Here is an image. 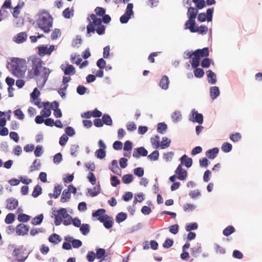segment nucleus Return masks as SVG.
I'll return each instance as SVG.
<instances>
[{
  "label": "nucleus",
  "instance_id": "obj_59",
  "mask_svg": "<svg viewBox=\"0 0 262 262\" xmlns=\"http://www.w3.org/2000/svg\"><path fill=\"white\" fill-rule=\"evenodd\" d=\"M214 11L213 8H209L207 10L206 17L208 21H210L212 19V13Z\"/></svg>",
  "mask_w": 262,
  "mask_h": 262
},
{
  "label": "nucleus",
  "instance_id": "obj_30",
  "mask_svg": "<svg viewBox=\"0 0 262 262\" xmlns=\"http://www.w3.org/2000/svg\"><path fill=\"white\" fill-rule=\"evenodd\" d=\"M133 180V177L132 174H127L123 176L122 181L124 184L130 183Z\"/></svg>",
  "mask_w": 262,
  "mask_h": 262
},
{
  "label": "nucleus",
  "instance_id": "obj_64",
  "mask_svg": "<svg viewBox=\"0 0 262 262\" xmlns=\"http://www.w3.org/2000/svg\"><path fill=\"white\" fill-rule=\"evenodd\" d=\"M173 244V242L172 239L167 238L163 244V246L165 248H169L171 247Z\"/></svg>",
  "mask_w": 262,
  "mask_h": 262
},
{
  "label": "nucleus",
  "instance_id": "obj_56",
  "mask_svg": "<svg viewBox=\"0 0 262 262\" xmlns=\"http://www.w3.org/2000/svg\"><path fill=\"white\" fill-rule=\"evenodd\" d=\"M159 151L158 150H154L151 154L148 156V158L150 160L156 161L159 158Z\"/></svg>",
  "mask_w": 262,
  "mask_h": 262
},
{
  "label": "nucleus",
  "instance_id": "obj_29",
  "mask_svg": "<svg viewBox=\"0 0 262 262\" xmlns=\"http://www.w3.org/2000/svg\"><path fill=\"white\" fill-rule=\"evenodd\" d=\"M167 128V125L162 122V123H159L157 125V131L161 134H164Z\"/></svg>",
  "mask_w": 262,
  "mask_h": 262
},
{
  "label": "nucleus",
  "instance_id": "obj_21",
  "mask_svg": "<svg viewBox=\"0 0 262 262\" xmlns=\"http://www.w3.org/2000/svg\"><path fill=\"white\" fill-rule=\"evenodd\" d=\"M61 241V238L60 236L56 233H53L51 234L49 237V241L50 243H53L54 244H57L60 242Z\"/></svg>",
  "mask_w": 262,
  "mask_h": 262
},
{
  "label": "nucleus",
  "instance_id": "obj_33",
  "mask_svg": "<svg viewBox=\"0 0 262 262\" xmlns=\"http://www.w3.org/2000/svg\"><path fill=\"white\" fill-rule=\"evenodd\" d=\"M80 230L82 234L85 235L90 232V226L87 224H83L80 227Z\"/></svg>",
  "mask_w": 262,
  "mask_h": 262
},
{
  "label": "nucleus",
  "instance_id": "obj_18",
  "mask_svg": "<svg viewBox=\"0 0 262 262\" xmlns=\"http://www.w3.org/2000/svg\"><path fill=\"white\" fill-rule=\"evenodd\" d=\"M193 56L194 57L192 58V61H191V66L193 68H197L200 62V57L198 55L197 53H195V52H193Z\"/></svg>",
  "mask_w": 262,
  "mask_h": 262
},
{
  "label": "nucleus",
  "instance_id": "obj_52",
  "mask_svg": "<svg viewBox=\"0 0 262 262\" xmlns=\"http://www.w3.org/2000/svg\"><path fill=\"white\" fill-rule=\"evenodd\" d=\"M14 114L18 119L23 120L24 119V114L19 108L17 109L14 111Z\"/></svg>",
  "mask_w": 262,
  "mask_h": 262
},
{
  "label": "nucleus",
  "instance_id": "obj_48",
  "mask_svg": "<svg viewBox=\"0 0 262 262\" xmlns=\"http://www.w3.org/2000/svg\"><path fill=\"white\" fill-rule=\"evenodd\" d=\"M41 193V188L38 185H36L34 188L33 191L32 192V196L34 198L37 197L39 195H40Z\"/></svg>",
  "mask_w": 262,
  "mask_h": 262
},
{
  "label": "nucleus",
  "instance_id": "obj_16",
  "mask_svg": "<svg viewBox=\"0 0 262 262\" xmlns=\"http://www.w3.org/2000/svg\"><path fill=\"white\" fill-rule=\"evenodd\" d=\"M198 10L193 7H189L188 9L187 15L189 19H195Z\"/></svg>",
  "mask_w": 262,
  "mask_h": 262
},
{
  "label": "nucleus",
  "instance_id": "obj_5",
  "mask_svg": "<svg viewBox=\"0 0 262 262\" xmlns=\"http://www.w3.org/2000/svg\"><path fill=\"white\" fill-rule=\"evenodd\" d=\"M18 206V201L17 199L10 198L6 200V208L9 210L15 209Z\"/></svg>",
  "mask_w": 262,
  "mask_h": 262
},
{
  "label": "nucleus",
  "instance_id": "obj_46",
  "mask_svg": "<svg viewBox=\"0 0 262 262\" xmlns=\"http://www.w3.org/2000/svg\"><path fill=\"white\" fill-rule=\"evenodd\" d=\"M242 138V136L239 133H236L235 134H231L230 136V139L234 142H238Z\"/></svg>",
  "mask_w": 262,
  "mask_h": 262
},
{
  "label": "nucleus",
  "instance_id": "obj_19",
  "mask_svg": "<svg viewBox=\"0 0 262 262\" xmlns=\"http://www.w3.org/2000/svg\"><path fill=\"white\" fill-rule=\"evenodd\" d=\"M62 187L60 185L56 186L54 189V193L53 194H49V196L52 198H54L55 199H57L60 195Z\"/></svg>",
  "mask_w": 262,
  "mask_h": 262
},
{
  "label": "nucleus",
  "instance_id": "obj_49",
  "mask_svg": "<svg viewBox=\"0 0 262 262\" xmlns=\"http://www.w3.org/2000/svg\"><path fill=\"white\" fill-rule=\"evenodd\" d=\"M194 75L196 77L201 78L204 75V70L201 68H196L194 70Z\"/></svg>",
  "mask_w": 262,
  "mask_h": 262
},
{
  "label": "nucleus",
  "instance_id": "obj_60",
  "mask_svg": "<svg viewBox=\"0 0 262 262\" xmlns=\"http://www.w3.org/2000/svg\"><path fill=\"white\" fill-rule=\"evenodd\" d=\"M82 40L80 37L77 36L75 39H74L72 41V45L73 47H79V46L81 44Z\"/></svg>",
  "mask_w": 262,
  "mask_h": 262
},
{
  "label": "nucleus",
  "instance_id": "obj_8",
  "mask_svg": "<svg viewBox=\"0 0 262 262\" xmlns=\"http://www.w3.org/2000/svg\"><path fill=\"white\" fill-rule=\"evenodd\" d=\"M175 173L178 175L177 178L180 180H185L187 176V171L182 168L181 164L178 165Z\"/></svg>",
  "mask_w": 262,
  "mask_h": 262
},
{
  "label": "nucleus",
  "instance_id": "obj_34",
  "mask_svg": "<svg viewBox=\"0 0 262 262\" xmlns=\"http://www.w3.org/2000/svg\"><path fill=\"white\" fill-rule=\"evenodd\" d=\"M17 220L20 222H27L30 220V216L24 213H20L18 215Z\"/></svg>",
  "mask_w": 262,
  "mask_h": 262
},
{
  "label": "nucleus",
  "instance_id": "obj_31",
  "mask_svg": "<svg viewBox=\"0 0 262 262\" xmlns=\"http://www.w3.org/2000/svg\"><path fill=\"white\" fill-rule=\"evenodd\" d=\"M232 148V145L228 142H225L223 144L221 147V149L225 152H230Z\"/></svg>",
  "mask_w": 262,
  "mask_h": 262
},
{
  "label": "nucleus",
  "instance_id": "obj_28",
  "mask_svg": "<svg viewBox=\"0 0 262 262\" xmlns=\"http://www.w3.org/2000/svg\"><path fill=\"white\" fill-rule=\"evenodd\" d=\"M170 142V140L166 137H163L162 138V141H161V144H160V146L162 149H164L169 146Z\"/></svg>",
  "mask_w": 262,
  "mask_h": 262
},
{
  "label": "nucleus",
  "instance_id": "obj_3",
  "mask_svg": "<svg viewBox=\"0 0 262 262\" xmlns=\"http://www.w3.org/2000/svg\"><path fill=\"white\" fill-rule=\"evenodd\" d=\"M88 20L90 21L86 27L88 34L94 33L95 31L98 35H101L104 34L105 27L102 25L101 18H97L95 14H92L88 17Z\"/></svg>",
  "mask_w": 262,
  "mask_h": 262
},
{
  "label": "nucleus",
  "instance_id": "obj_23",
  "mask_svg": "<svg viewBox=\"0 0 262 262\" xmlns=\"http://www.w3.org/2000/svg\"><path fill=\"white\" fill-rule=\"evenodd\" d=\"M24 5V3L23 2L21 3L18 4L13 9V11L12 12V15L14 18H18V15L20 14V10L22 8Z\"/></svg>",
  "mask_w": 262,
  "mask_h": 262
},
{
  "label": "nucleus",
  "instance_id": "obj_12",
  "mask_svg": "<svg viewBox=\"0 0 262 262\" xmlns=\"http://www.w3.org/2000/svg\"><path fill=\"white\" fill-rule=\"evenodd\" d=\"M192 164V160L191 158H189L187 155H184L181 158V164L185 165L187 168L191 166Z\"/></svg>",
  "mask_w": 262,
  "mask_h": 262
},
{
  "label": "nucleus",
  "instance_id": "obj_22",
  "mask_svg": "<svg viewBox=\"0 0 262 262\" xmlns=\"http://www.w3.org/2000/svg\"><path fill=\"white\" fill-rule=\"evenodd\" d=\"M207 75L208 79V82L211 84L215 83L216 81V75L211 70L207 71Z\"/></svg>",
  "mask_w": 262,
  "mask_h": 262
},
{
  "label": "nucleus",
  "instance_id": "obj_11",
  "mask_svg": "<svg viewBox=\"0 0 262 262\" xmlns=\"http://www.w3.org/2000/svg\"><path fill=\"white\" fill-rule=\"evenodd\" d=\"M110 169L114 173L120 176L121 175V171L120 169L117 160H114L112 162L111 166Z\"/></svg>",
  "mask_w": 262,
  "mask_h": 262
},
{
  "label": "nucleus",
  "instance_id": "obj_47",
  "mask_svg": "<svg viewBox=\"0 0 262 262\" xmlns=\"http://www.w3.org/2000/svg\"><path fill=\"white\" fill-rule=\"evenodd\" d=\"M96 156L99 159H103L106 156V152L105 151V149H97L95 152Z\"/></svg>",
  "mask_w": 262,
  "mask_h": 262
},
{
  "label": "nucleus",
  "instance_id": "obj_24",
  "mask_svg": "<svg viewBox=\"0 0 262 262\" xmlns=\"http://www.w3.org/2000/svg\"><path fill=\"white\" fill-rule=\"evenodd\" d=\"M200 57H207L209 55V49L208 48H204L203 49H198L194 51Z\"/></svg>",
  "mask_w": 262,
  "mask_h": 262
},
{
  "label": "nucleus",
  "instance_id": "obj_1",
  "mask_svg": "<svg viewBox=\"0 0 262 262\" xmlns=\"http://www.w3.org/2000/svg\"><path fill=\"white\" fill-rule=\"evenodd\" d=\"M32 69L28 72V76L33 78L41 74L37 80V84L39 88H43L48 79L50 72L49 69L42 67V61L38 57H34L32 59Z\"/></svg>",
  "mask_w": 262,
  "mask_h": 262
},
{
  "label": "nucleus",
  "instance_id": "obj_36",
  "mask_svg": "<svg viewBox=\"0 0 262 262\" xmlns=\"http://www.w3.org/2000/svg\"><path fill=\"white\" fill-rule=\"evenodd\" d=\"M60 216L64 219H67L69 217V214L67 213V209L66 208H61L57 211V214Z\"/></svg>",
  "mask_w": 262,
  "mask_h": 262
},
{
  "label": "nucleus",
  "instance_id": "obj_41",
  "mask_svg": "<svg viewBox=\"0 0 262 262\" xmlns=\"http://www.w3.org/2000/svg\"><path fill=\"white\" fill-rule=\"evenodd\" d=\"M192 2L195 4L196 7L199 9H201L206 6V3L204 0H192Z\"/></svg>",
  "mask_w": 262,
  "mask_h": 262
},
{
  "label": "nucleus",
  "instance_id": "obj_26",
  "mask_svg": "<svg viewBox=\"0 0 262 262\" xmlns=\"http://www.w3.org/2000/svg\"><path fill=\"white\" fill-rule=\"evenodd\" d=\"M40 163L38 159H36L34 161L33 164L30 167V171L32 172L33 171H36L40 169Z\"/></svg>",
  "mask_w": 262,
  "mask_h": 262
},
{
  "label": "nucleus",
  "instance_id": "obj_55",
  "mask_svg": "<svg viewBox=\"0 0 262 262\" xmlns=\"http://www.w3.org/2000/svg\"><path fill=\"white\" fill-rule=\"evenodd\" d=\"M95 11L97 16H103L105 13V10L102 7H97L95 8Z\"/></svg>",
  "mask_w": 262,
  "mask_h": 262
},
{
  "label": "nucleus",
  "instance_id": "obj_44",
  "mask_svg": "<svg viewBox=\"0 0 262 262\" xmlns=\"http://www.w3.org/2000/svg\"><path fill=\"white\" fill-rule=\"evenodd\" d=\"M181 114L180 111H176L174 112L171 116V118L172 121L174 122H178L181 119Z\"/></svg>",
  "mask_w": 262,
  "mask_h": 262
},
{
  "label": "nucleus",
  "instance_id": "obj_13",
  "mask_svg": "<svg viewBox=\"0 0 262 262\" xmlns=\"http://www.w3.org/2000/svg\"><path fill=\"white\" fill-rule=\"evenodd\" d=\"M219 149L217 147H214L211 149H209L206 152V157L211 159H214L218 154Z\"/></svg>",
  "mask_w": 262,
  "mask_h": 262
},
{
  "label": "nucleus",
  "instance_id": "obj_54",
  "mask_svg": "<svg viewBox=\"0 0 262 262\" xmlns=\"http://www.w3.org/2000/svg\"><path fill=\"white\" fill-rule=\"evenodd\" d=\"M195 30H198L196 32H199L201 34H205L208 31V28L206 26L202 25L200 27L196 26Z\"/></svg>",
  "mask_w": 262,
  "mask_h": 262
},
{
  "label": "nucleus",
  "instance_id": "obj_20",
  "mask_svg": "<svg viewBox=\"0 0 262 262\" xmlns=\"http://www.w3.org/2000/svg\"><path fill=\"white\" fill-rule=\"evenodd\" d=\"M211 98L214 100L216 99L220 95V90L217 86L211 87L210 89Z\"/></svg>",
  "mask_w": 262,
  "mask_h": 262
},
{
  "label": "nucleus",
  "instance_id": "obj_10",
  "mask_svg": "<svg viewBox=\"0 0 262 262\" xmlns=\"http://www.w3.org/2000/svg\"><path fill=\"white\" fill-rule=\"evenodd\" d=\"M136 151H134L133 154L134 157L138 158L140 156H146L148 154L147 150L143 147H138L136 149Z\"/></svg>",
  "mask_w": 262,
  "mask_h": 262
},
{
  "label": "nucleus",
  "instance_id": "obj_43",
  "mask_svg": "<svg viewBox=\"0 0 262 262\" xmlns=\"http://www.w3.org/2000/svg\"><path fill=\"white\" fill-rule=\"evenodd\" d=\"M15 220V215L12 213H8L5 220V223L7 224L12 223Z\"/></svg>",
  "mask_w": 262,
  "mask_h": 262
},
{
  "label": "nucleus",
  "instance_id": "obj_53",
  "mask_svg": "<svg viewBox=\"0 0 262 262\" xmlns=\"http://www.w3.org/2000/svg\"><path fill=\"white\" fill-rule=\"evenodd\" d=\"M133 4L132 3L128 4L125 14L131 17L133 14Z\"/></svg>",
  "mask_w": 262,
  "mask_h": 262
},
{
  "label": "nucleus",
  "instance_id": "obj_17",
  "mask_svg": "<svg viewBox=\"0 0 262 262\" xmlns=\"http://www.w3.org/2000/svg\"><path fill=\"white\" fill-rule=\"evenodd\" d=\"M169 81L167 76H163L160 81V87L164 90H167L168 88Z\"/></svg>",
  "mask_w": 262,
  "mask_h": 262
},
{
  "label": "nucleus",
  "instance_id": "obj_57",
  "mask_svg": "<svg viewBox=\"0 0 262 262\" xmlns=\"http://www.w3.org/2000/svg\"><path fill=\"white\" fill-rule=\"evenodd\" d=\"M134 173L138 177H141L144 174V169L142 167H138L134 170Z\"/></svg>",
  "mask_w": 262,
  "mask_h": 262
},
{
  "label": "nucleus",
  "instance_id": "obj_37",
  "mask_svg": "<svg viewBox=\"0 0 262 262\" xmlns=\"http://www.w3.org/2000/svg\"><path fill=\"white\" fill-rule=\"evenodd\" d=\"M113 224V219L111 216H109L108 219L103 223V225L106 229H110L112 228Z\"/></svg>",
  "mask_w": 262,
  "mask_h": 262
},
{
  "label": "nucleus",
  "instance_id": "obj_50",
  "mask_svg": "<svg viewBox=\"0 0 262 262\" xmlns=\"http://www.w3.org/2000/svg\"><path fill=\"white\" fill-rule=\"evenodd\" d=\"M61 35L60 30L58 29H55L53 30L51 34V39L52 40L56 39Z\"/></svg>",
  "mask_w": 262,
  "mask_h": 262
},
{
  "label": "nucleus",
  "instance_id": "obj_2",
  "mask_svg": "<svg viewBox=\"0 0 262 262\" xmlns=\"http://www.w3.org/2000/svg\"><path fill=\"white\" fill-rule=\"evenodd\" d=\"M10 71L17 77H22L25 75L26 70V61L25 59L12 58L10 66H8Z\"/></svg>",
  "mask_w": 262,
  "mask_h": 262
},
{
  "label": "nucleus",
  "instance_id": "obj_25",
  "mask_svg": "<svg viewBox=\"0 0 262 262\" xmlns=\"http://www.w3.org/2000/svg\"><path fill=\"white\" fill-rule=\"evenodd\" d=\"M71 198V193L69 192V190L67 189H64L60 199V201L62 203H65L68 202Z\"/></svg>",
  "mask_w": 262,
  "mask_h": 262
},
{
  "label": "nucleus",
  "instance_id": "obj_27",
  "mask_svg": "<svg viewBox=\"0 0 262 262\" xmlns=\"http://www.w3.org/2000/svg\"><path fill=\"white\" fill-rule=\"evenodd\" d=\"M88 192L92 196H96L100 192V187L99 185H96L94 187L93 189H89Z\"/></svg>",
  "mask_w": 262,
  "mask_h": 262
},
{
  "label": "nucleus",
  "instance_id": "obj_4",
  "mask_svg": "<svg viewBox=\"0 0 262 262\" xmlns=\"http://www.w3.org/2000/svg\"><path fill=\"white\" fill-rule=\"evenodd\" d=\"M37 24L45 33H49L53 26V18L49 12L42 11L38 14Z\"/></svg>",
  "mask_w": 262,
  "mask_h": 262
},
{
  "label": "nucleus",
  "instance_id": "obj_6",
  "mask_svg": "<svg viewBox=\"0 0 262 262\" xmlns=\"http://www.w3.org/2000/svg\"><path fill=\"white\" fill-rule=\"evenodd\" d=\"M29 228L28 226L20 223L16 227L15 231L18 235L24 236L27 235L29 232Z\"/></svg>",
  "mask_w": 262,
  "mask_h": 262
},
{
  "label": "nucleus",
  "instance_id": "obj_38",
  "mask_svg": "<svg viewBox=\"0 0 262 262\" xmlns=\"http://www.w3.org/2000/svg\"><path fill=\"white\" fill-rule=\"evenodd\" d=\"M191 254L194 256H196V254L202 252V247L200 244H198L197 246L192 248L191 249Z\"/></svg>",
  "mask_w": 262,
  "mask_h": 262
},
{
  "label": "nucleus",
  "instance_id": "obj_42",
  "mask_svg": "<svg viewBox=\"0 0 262 262\" xmlns=\"http://www.w3.org/2000/svg\"><path fill=\"white\" fill-rule=\"evenodd\" d=\"M75 73V70L72 65H68L67 68L64 71V74L66 75L71 74H74Z\"/></svg>",
  "mask_w": 262,
  "mask_h": 262
},
{
  "label": "nucleus",
  "instance_id": "obj_35",
  "mask_svg": "<svg viewBox=\"0 0 262 262\" xmlns=\"http://www.w3.org/2000/svg\"><path fill=\"white\" fill-rule=\"evenodd\" d=\"M103 124L107 125H111L112 124V120L108 115H104L102 118Z\"/></svg>",
  "mask_w": 262,
  "mask_h": 262
},
{
  "label": "nucleus",
  "instance_id": "obj_63",
  "mask_svg": "<svg viewBox=\"0 0 262 262\" xmlns=\"http://www.w3.org/2000/svg\"><path fill=\"white\" fill-rule=\"evenodd\" d=\"M79 146L76 144H73L71 147L70 152L73 156H76V153L78 151Z\"/></svg>",
  "mask_w": 262,
  "mask_h": 262
},
{
  "label": "nucleus",
  "instance_id": "obj_40",
  "mask_svg": "<svg viewBox=\"0 0 262 262\" xmlns=\"http://www.w3.org/2000/svg\"><path fill=\"white\" fill-rule=\"evenodd\" d=\"M159 139L158 136H156L155 137L151 138V143L155 148H158L160 147Z\"/></svg>",
  "mask_w": 262,
  "mask_h": 262
},
{
  "label": "nucleus",
  "instance_id": "obj_45",
  "mask_svg": "<svg viewBox=\"0 0 262 262\" xmlns=\"http://www.w3.org/2000/svg\"><path fill=\"white\" fill-rule=\"evenodd\" d=\"M43 218V215L42 214H39V215L33 219V220H32V223L35 225H39L42 222Z\"/></svg>",
  "mask_w": 262,
  "mask_h": 262
},
{
  "label": "nucleus",
  "instance_id": "obj_62",
  "mask_svg": "<svg viewBox=\"0 0 262 262\" xmlns=\"http://www.w3.org/2000/svg\"><path fill=\"white\" fill-rule=\"evenodd\" d=\"M88 179H89L90 182L92 185H95L96 184V178L93 172H91L89 173V175L88 176Z\"/></svg>",
  "mask_w": 262,
  "mask_h": 262
},
{
  "label": "nucleus",
  "instance_id": "obj_58",
  "mask_svg": "<svg viewBox=\"0 0 262 262\" xmlns=\"http://www.w3.org/2000/svg\"><path fill=\"white\" fill-rule=\"evenodd\" d=\"M96 257V254L93 251L88 252L86 255V258L89 261L93 262Z\"/></svg>",
  "mask_w": 262,
  "mask_h": 262
},
{
  "label": "nucleus",
  "instance_id": "obj_7",
  "mask_svg": "<svg viewBox=\"0 0 262 262\" xmlns=\"http://www.w3.org/2000/svg\"><path fill=\"white\" fill-rule=\"evenodd\" d=\"M38 54L40 56H43L45 55H50L51 53L54 50V46H50L49 48L47 46H41L38 48Z\"/></svg>",
  "mask_w": 262,
  "mask_h": 262
},
{
  "label": "nucleus",
  "instance_id": "obj_32",
  "mask_svg": "<svg viewBox=\"0 0 262 262\" xmlns=\"http://www.w3.org/2000/svg\"><path fill=\"white\" fill-rule=\"evenodd\" d=\"M127 218V214L124 212L119 213L116 218V221L117 223H120L124 220H125Z\"/></svg>",
  "mask_w": 262,
  "mask_h": 262
},
{
  "label": "nucleus",
  "instance_id": "obj_15",
  "mask_svg": "<svg viewBox=\"0 0 262 262\" xmlns=\"http://www.w3.org/2000/svg\"><path fill=\"white\" fill-rule=\"evenodd\" d=\"M193 121L196 122L199 124H202L203 122V116L202 114L198 113L195 110L192 111Z\"/></svg>",
  "mask_w": 262,
  "mask_h": 262
},
{
  "label": "nucleus",
  "instance_id": "obj_9",
  "mask_svg": "<svg viewBox=\"0 0 262 262\" xmlns=\"http://www.w3.org/2000/svg\"><path fill=\"white\" fill-rule=\"evenodd\" d=\"M195 21L194 19H188L185 24V29L189 30L192 33H195L198 30H195L196 27Z\"/></svg>",
  "mask_w": 262,
  "mask_h": 262
},
{
  "label": "nucleus",
  "instance_id": "obj_51",
  "mask_svg": "<svg viewBox=\"0 0 262 262\" xmlns=\"http://www.w3.org/2000/svg\"><path fill=\"white\" fill-rule=\"evenodd\" d=\"M105 254V250L102 248H99L97 249L96 256L98 259L101 258L103 256H104Z\"/></svg>",
  "mask_w": 262,
  "mask_h": 262
},
{
  "label": "nucleus",
  "instance_id": "obj_61",
  "mask_svg": "<svg viewBox=\"0 0 262 262\" xmlns=\"http://www.w3.org/2000/svg\"><path fill=\"white\" fill-rule=\"evenodd\" d=\"M111 180L112 181V185L113 187H116L117 185L120 184V180L118 179V178L116 176H112L111 178Z\"/></svg>",
  "mask_w": 262,
  "mask_h": 262
},
{
  "label": "nucleus",
  "instance_id": "obj_14",
  "mask_svg": "<svg viewBox=\"0 0 262 262\" xmlns=\"http://www.w3.org/2000/svg\"><path fill=\"white\" fill-rule=\"evenodd\" d=\"M27 34L24 32H22L17 34V35L15 37L14 40L16 43H20L25 41L27 39Z\"/></svg>",
  "mask_w": 262,
  "mask_h": 262
},
{
  "label": "nucleus",
  "instance_id": "obj_39",
  "mask_svg": "<svg viewBox=\"0 0 262 262\" xmlns=\"http://www.w3.org/2000/svg\"><path fill=\"white\" fill-rule=\"evenodd\" d=\"M235 231V229L233 226H229L223 230V234L225 236H229Z\"/></svg>",
  "mask_w": 262,
  "mask_h": 262
}]
</instances>
